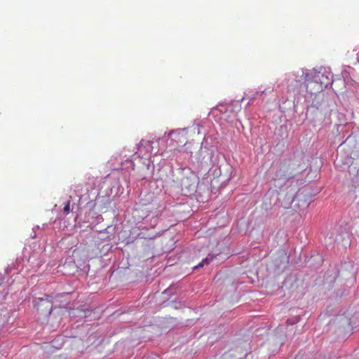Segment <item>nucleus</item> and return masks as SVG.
<instances>
[{
    "instance_id": "obj_1",
    "label": "nucleus",
    "mask_w": 359,
    "mask_h": 359,
    "mask_svg": "<svg viewBox=\"0 0 359 359\" xmlns=\"http://www.w3.org/2000/svg\"><path fill=\"white\" fill-rule=\"evenodd\" d=\"M179 183L182 194L185 196L194 194L197 189L199 177L190 170H183Z\"/></svg>"
},
{
    "instance_id": "obj_2",
    "label": "nucleus",
    "mask_w": 359,
    "mask_h": 359,
    "mask_svg": "<svg viewBox=\"0 0 359 359\" xmlns=\"http://www.w3.org/2000/svg\"><path fill=\"white\" fill-rule=\"evenodd\" d=\"M314 81H309L307 84V90L311 93H316L322 91L332 81V76L330 72L325 70L322 72H318L314 76Z\"/></svg>"
},
{
    "instance_id": "obj_3",
    "label": "nucleus",
    "mask_w": 359,
    "mask_h": 359,
    "mask_svg": "<svg viewBox=\"0 0 359 359\" xmlns=\"http://www.w3.org/2000/svg\"><path fill=\"white\" fill-rule=\"evenodd\" d=\"M153 142L142 140L139 144L136 154L140 158H149L151 156L153 151Z\"/></svg>"
},
{
    "instance_id": "obj_4",
    "label": "nucleus",
    "mask_w": 359,
    "mask_h": 359,
    "mask_svg": "<svg viewBox=\"0 0 359 359\" xmlns=\"http://www.w3.org/2000/svg\"><path fill=\"white\" fill-rule=\"evenodd\" d=\"M169 135L171 137V142H173L171 147L172 150H177L179 147L184 146L187 142L186 137L181 133L171 132Z\"/></svg>"
},
{
    "instance_id": "obj_5",
    "label": "nucleus",
    "mask_w": 359,
    "mask_h": 359,
    "mask_svg": "<svg viewBox=\"0 0 359 359\" xmlns=\"http://www.w3.org/2000/svg\"><path fill=\"white\" fill-rule=\"evenodd\" d=\"M63 309H53L49 313V318L50 320H57L58 322H60L62 319V314L63 313Z\"/></svg>"
},
{
    "instance_id": "obj_6",
    "label": "nucleus",
    "mask_w": 359,
    "mask_h": 359,
    "mask_svg": "<svg viewBox=\"0 0 359 359\" xmlns=\"http://www.w3.org/2000/svg\"><path fill=\"white\" fill-rule=\"evenodd\" d=\"M211 260L212 259H209L207 257L203 259L202 262L198 266H194V269L203 267L205 264H208Z\"/></svg>"
},
{
    "instance_id": "obj_7",
    "label": "nucleus",
    "mask_w": 359,
    "mask_h": 359,
    "mask_svg": "<svg viewBox=\"0 0 359 359\" xmlns=\"http://www.w3.org/2000/svg\"><path fill=\"white\" fill-rule=\"evenodd\" d=\"M69 210H70V201H68L64 207V212L66 214H68L69 212Z\"/></svg>"
},
{
    "instance_id": "obj_8",
    "label": "nucleus",
    "mask_w": 359,
    "mask_h": 359,
    "mask_svg": "<svg viewBox=\"0 0 359 359\" xmlns=\"http://www.w3.org/2000/svg\"><path fill=\"white\" fill-rule=\"evenodd\" d=\"M286 177H287V175L285 174L282 175L281 173H277L276 175V177L274 178V180H280L282 178H286Z\"/></svg>"
},
{
    "instance_id": "obj_9",
    "label": "nucleus",
    "mask_w": 359,
    "mask_h": 359,
    "mask_svg": "<svg viewBox=\"0 0 359 359\" xmlns=\"http://www.w3.org/2000/svg\"><path fill=\"white\" fill-rule=\"evenodd\" d=\"M223 108H225V109H226V107H225L224 106H221V107L219 108V110L220 111H222V109H223Z\"/></svg>"
}]
</instances>
